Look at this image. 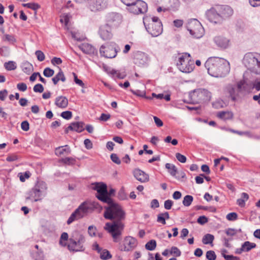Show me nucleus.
Segmentation results:
<instances>
[{
  "label": "nucleus",
  "mask_w": 260,
  "mask_h": 260,
  "mask_svg": "<svg viewBox=\"0 0 260 260\" xmlns=\"http://www.w3.org/2000/svg\"><path fill=\"white\" fill-rule=\"evenodd\" d=\"M107 203L109 206L106 208L104 216L106 219L112 220L113 222L106 223L104 228L111 234L114 242H117L124 227L125 213L121 206L112 199L110 203Z\"/></svg>",
  "instance_id": "obj_1"
},
{
  "label": "nucleus",
  "mask_w": 260,
  "mask_h": 260,
  "mask_svg": "<svg viewBox=\"0 0 260 260\" xmlns=\"http://www.w3.org/2000/svg\"><path fill=\"white\" fill-rule=\"evenodd\" d=\"M208 74L214 77L222 78L226 76L230 71V63L222 58L212 57L205 63Z\"/></svg>",
  "instance_id": "obj_2"
},
{
  "label": "nucleus",
  "mask_w": 260,
  "mask_h": 260,
  "mask_svg": "<svg viewBox=\"0 0 260 260\" xmlns=\"http://www.w3.org/2000/svg\"><path fill=\"white\" fill-rule=\"evenodd\" d=\"M143 23L147 31L152 37H157L162 32V24L157 17L146 16Z\"/></svg>",
  "instance_id": "obj_3"
},
{
  "label": "nucleus",
  "mask_w": 260,
  "mask_h": 260,
  "mask_svg": "<svg viewBox=\"0 0 260 260\" xmlns=\"http://www.w3.org/2000/svg\"><path fill=\"white\" fill-rule=\"evenodd\" d=\"M46 184L43 181H38L35 186L27 193L26 201H30L31 202L41 201L46 195Z\"/></svg>",
  "instance_id": "obj_4"
},
{
  "label": "nucleus",
  "mask_w": 260,
  "mask_h": 260,
  "mask_svg": "<svg viewBox=\"0 0 260 260\" xmlns=\"http://www.w3.org/2000/svg\"><path fill=\"white\" fill-rule=\"evenodd\" d=\"M176 66L182 72L190 73L194 68V61L187 53L178 54L176 57Z\"/></svg>",
  "instance_id": "obj_5"
},
{
  "label": "nucleus",
  "mask_w": 260,
  "mask_h": 260,
  "mask_svg": "<svg viewBox=\"0 0 260 260\" xmlns=\"http://www.w3.org/2000/svg\"><path fill=\"white\" fill-rule=\"evenodd\" d=\"M244 66L251 72L260 75V54L249 52L246 53L243 59Z\"/></svg>",
  "instance_id": "obj_6"
},
{
  "label": "nucleus",
  "mask_w": 260,
  "mask_h": 260,
  "mask_svg": "<svg viewBox=\"0 0 260 260\" xmlns=\"http://www.w3.org/2000/svg\"><path fill=\"white\" fill-rule=\"evenodd\" d=\"M186 27L190 34L194 38H200L204 35V28L201 23L196 19L189 20Z\"/></svg>",
  "instance_id": "obj_7"
},
{
  "label": "nucleus",
  "mask_w": 260,
  "mask_h": 260,
  "mask_svg": "<svg viewBox=\"0 0 260 260\" xmlns=\"http://www.w3.org/2000/svg\"><path fill=\"white\" fill-rule=\"evenodd\" d=\"M92 188L96 190L98 194L96 198L104 203H110L111 199L108 197L107 186L102 183H95L92 184Z\"/></svg>",
  "instance_id": "obj_8"
},
{
  "label": "nucleus",
  "mask_w": 260,
  "mask_h": 260,
  "mask_svg": "<svg viewBox=\"0 0 260 260\" xmlns=\"http://www.w3.org/2000/svg\"><path fill=\"white\" fill-rule=\"evenodd\" d=\"M191 96L195 102L200 103L210 101L211 93L207 89L199 88L195 89Z\"/></svg>",
  "instance_id": "obj_9"
},
{
  "label": "nucleus",
  "mask_w": 260,
  "mask_h": 260,
  "mask_svg": "<svg viewBox=\"0 0 260 260\" xmlns=\"http://www.w3.org/2000/svg\"><path fill=\"white\" fill-rule=\"evenodd\" d=\"M88 210V207L87 204L85 203H83L71 215L67 220V224H70L74 221L83 218L86 215Z\"/></svg>",
  "instance_id": "obj_10"
},
{
  "label": "nucleus",
  "mask_w": 260,
  "mask_h": 260,
  "mask_svg": "<svg viewBox=\"0 0 260 260\" xmlns=\"http://www.w3.org/2000/svg\"><path fill=\"white\" fill-rule=\"evenodd\" d=\"M85 241L84 237L80 235L78 238L76 240L70 238L68 245V248L70 251H83L84 250L83 243Z\"/></svg>",
  "instance_id": "obj_11"
},
{
  "label": "nucleus",
  "mask_w": 260,
  "mask_h": 260,
  "mask_svg": "<svg viewBox=\"0 0 260 260\" xmlns=\"http://www.w3.org/2000/svg\"><path fill=\"white\" fill-rule=\"evenodd\" d=\"M128 10L134 14H143L147 11V5L143 1L137 0L128 7Z\"/></svg>",
  "instance_id": "obj_12"
},
{
  "label": "nucleus",
  "mask_w": 260,
  "mask_h": 260,
  "mask_svg": "<svg viewBox=\"0 0 260 260\" xmlns=\"http://www.w3.org/2000/svg\"><path fill=\"white\" fill-rule=\"evenodd\" d=\"M137 244L136 239L131 236H127L124 239L123 244L120 246L119 249L123 251H131L136 247Z\"/></svg>",
  "instance_id": "obj_13"
},
{
  "label": "nucleus",
  "mask_w": 260,
  "mask_h": 260,
  "mask_svg": "<svg viewBox=\"0 0 260 260\" xmlns=\"http://www.w3.org/2000/svg\"><path fill=\"white\" fill-rule=\"evenodd\" d=\"M217 9L218 6L212 8L207 11V16L210 22L217 23L222 20L218 10H217Z\"/></svg>",
  "instance_id": "obj_14"
},
{
  "label": "nucleus",
  "mask_w": 260,
  "mask_h": 260,
  "mask_svg": "<svg viewBox=\"0 0 260 260\" xmlns=\"http://www.w3.org/2000/svg\"><path fill=\"white\" fill-rule=\"evenodd\" d=\"M148 60L147 55L143 52L137 51L134 55V62L138 66L145 65Z\"/></svg>",
  "instance_id": "obj_15"
},
{
  "label": "nucleus",
  "mask_w": 260,
  "mask_h": 260,
  "mask_svg": "<svg viewBox=\"0 0 260 260\" xmlns=\"http://www.w3.org/2000/svg\"><path fill=\"white\" fill-rule=\"evenodd\" d=\"M100 53L102 55L109 58L115 57L117 54L115 49L110 46H102L100 49Z\"/></svg>",
  "instance_id": "obj_16"
},
{
  "label": "nucleus",
  "mask_w": 260,
  "mask_h": 260,
  "mask_svg": "<svg viewBox=\"0 0 260 260\" xmlns=\"http://www.w3.org/2000/svg\"><path fill=\"white\" fill-rule=\"evenodd\" d=\"M214 41L216 44L220 48H226L230 45V39L223 36L215 37Z\"/></svg>",
  "instance_id": "obj_17"
},
{
  "label": "nucleus",
  "mask_w": 260,
  "mask_h": 260,
  "mask_svg": "<svg viewBox=\"0 0 260 260\" xmlns=\"http://www.w3.org/2000/svg\"><path fill=\"white\" fill-rule=\"evenodd\" d=\"M133 175L138 181L142 183L147 182L149 181V175L139 169H134Z\"/></svg>",
  "instance_id": "obj_18"
},
{
  "label": "nucleus",
  "mask_w": 260,
  "mask_h": 260,
  "mask_svg": "<svg viewBox=\"0 0 260 260\" xmlns=\"http://www.w3.org/2000/svg\"><path fill=\"white\" fill-rule=\"evenodd\" d=\"M217 10H218L221 19L228 18L233 14V9L228 6H218Z\"/></svg>",
  "instance_id": "obj_19"
},
{
  "label": "nucleus",
  "mask_w": 260,
  "mask_h": 260,
  "mask_svg": "<svg viewBox=\"0 0 260 260\" xmlns=\"http://www.w3.org/2000/svg\"><path fill=\"white\" fill-rule=\"evenodd\" d=\"M99 33L101 38L105 40L110 39L112 37L111 28L108 24L101 26Z\"/></svg>",
  "instance_id": "obj_20"
},
{
  "label": "nucleus",
  "mask_w": 260,
  "mask_h": 260,
  "mask_svg": "<svg viewBox=\"0 0 260 260\" xmlns=\"http://www.w3.org/2000/svg\"><path fill=\"white\" fill-rule=\"evenodd\" d=\"M162 4L168 9L175 11L177 10L180 6V3L178 0H160Z\"/></svg>",
  "instance_id": "obj_21"
},
{
  "label": "nucleus",
  "mask_w": 260,
  "mask_h": 260,
  "mask_svg": "<svg viewBox=\"0 0 260 260\" xmlns=\"http://www.w3.org/2000/svg\"><path fill=\"white\" fill-rule=\"evenodd\" d=\"M107 21L111 24H116L119 23L121 20L120 15L116 13H111L107 17Z\"/></svg>",
  "instance_id": "obj_22"
},
{
  "label": "nucleus",
  "mask_w": 260,
  "mask_h": 260,
  "mask_svg": "<svg viewBox=\"0 0 260 260\" xmlns=\"http://www.w3.org/2000/svg\"><path fill=\"white\" fill-rule=\"evenodd\" d=\"M107 6V0H95L92 5V10H101Z\"/></svg>",
  "instance_id": "obj_23"
},
{
  "label": "nucleus",
  "mask_w": 260,
  "mask_h": 260,
  "mask_svg": "<svg viewBox=\"0 0 260 260\" xmlns=\"http://www.w3.org/2000/svg\"><path fill=\"white\" fill-rule=\"evenodd\" d=\"M79 48L85 53L93 54L96 52L94 47L88 43H84L79 46Z\"/></svg>",
  "instance_id": "obj_24"
},
{
  "label": "nucleus",
  "mask_w": 260,
  "mask_h": 260,
  "mask_svg": "<svg viewBox=\"0 0 260 260\" xmlns=\"http://www.w3.org/2000/svg\"><path fill=\"white\" fill-rule=\"evenodd\" d=\"M55 104L57 107L64 109L68 106V100L65 96H59L55 99Z\"/></svg>",
  "instance_id": "obj_25"
},
{
  "label": "nucleus",
  "mask_w": 260,
  "mask_h": 260,
  "mask_svg": "<svg viewBox=\"0 0 260 260\" xmlns=\"http://www.w3.org/2000/svg\"><path fill=\"white\" fill-rule=\"evenodd\" d=\"M71 152L70 147L68 145L59 146L55 149V153L58 156L68 155Z\"/></svg>",
  "instance_id": "obj_26"
},
{
  "label": "nucleus",
  "mask_w": 260,
  "mask_h": 260,
  "mask_svg": "<svg viewBox=\"0 0 260 260\" xmlns=\"http://www.w3.org/2000/svg\"><path fill=\"white\" fill-rule=\"evenodd\" d=\"M68 128H70V131L80 133L84 130L83 123L79 122H73L68 126Z\"/></svg>",
  "instance_id": "obj_27"
},
{
  "label": "nucleus",
  "mask_w": 260,
  "mask_h": 260,
  "mask_svg": "<svg viewBox=\"0 0 260 260\" xmlns=\"http://www.w3.org/2000/svg\"><path fill=\"white\" fill-rule=\"evenodd\" d=\"M256 247V244L254 243H251L249 241L245 242L242 245L239 251H237L238 253H241L242 251H248L251 249Z\"/></svg>",
  "instance_id": "obj_28"
},
{
  "label": "nucleus",
  "mask_w": 260,
  "mask_h": 260,
  "mask_svg": "<svg viewBox=\"0 0 260 260\" xmlns=\"http://www.w3.org/2000/svg\"><path fill=\"white\" fill-rule=\"evenodd\" d=\"M217 116L218 118L226 120L233 119L234 114L231 111H221L218 112Z\"/></svg>",
  "instance_id": "obj_29"
},
{
  "label": "nucleus",
  "mask_w": 260,
  "mask_h": 260,
  "mask_svg": "<svg viewBox=\"0 0 260 260\" xmlns=\"http://www.w3.org/2000/svg\"><path fill=\"white\" fill-rule=\"evenodd\" d=\"M226 89L227 92L229 93L232 100L234 101H235L238 95V92L236 88L232 85H228L226 87Z\"/></svg>",
  "instance_id": "obj_30"
},
{
  "label": "nucleus",
  "mask_w": 260,
  "mask_h": 260,
  "mask_svg": "<svg viewBox=\"0 0 260 260\" xmlns=\"http://www.w3.org/2000/svg\"><path fill=\"white\" fill-rule=\"evenodd\" d=\"M52 80L54 84L56 85L58 82L60 80L62 82H64L66 81V77L62 71L60 70L58 74H57L53 78H52Z\"/></svg>",
  "instance_id": "obj_31"
},
{
  "label": "nucleus",
  "mask_w": 260,
  "mask_h": 260,
  "mask_svg": "<svg viewBox=\"0 0 260 260\" xmlns=\"http://www.w3.org/2000/svg\"><path fill=\"white\" fill-rule=\"evenodd\" d=\"M170 216L168 212L165 213H160L157 215V221L159 223H161L162 224H166V219H169Z\"/></svg>",
  "instance_id": "obj_32"
},
{
  "label": "nucleus",
  "mask_w": 260,
  "mask_h": 260,
  "mask_svg": "<svg viewBox=\"0 0 260 260\" xmlns=\"http://www.w3.org/2000/svg\"><path fill=\"white\" fill-rule=\"evenodd\" d=\"M165 166L166 169L168 170V172L173 177L176 176L178 170L176 167L174 165L170 163H167Z\"/></svg>",
  "instance_id": "obj_33"
},
{
  "label": "nucleus",
  "mask_w": 260,
  "mask_h": 260,
  "mask_svg": "<svg viewBox=\"0 0 260 260\" xmlns=\"http://www.w3.org/2000/svg\"><path fill=\"white\" fill-rule=\"evenodd\" d=\"M22 71L26 74H30L33 70L32 65L28 61L24 62L22 64Z\"/></svg>",
  "instance_id": "obj_34"
},
{
  "label": "nucleus",
  "mask_w": 260,
  "mask_h": 260,
  "mask_svg": "<svg viewBox=\"0 0 260 260\" xmlns=\"http://www.w3.org/2000/svg\"><path fill=\"white\" fill-rule=\"evenodd\" d=\"M214 239V237L213 235L210 234H207L203 237L202 239V242L204 244H211L213 242Z\"/></svg>",
  "instance_id": "obj_35"
},
{
  "label": "nucleus",
  "mask_w": 260,
  "mask_h": 260,
  "mask_svg": "<svg viewBox=\"0 0 260 260\" xmlns=\"http://www.w3.org/2000/svg\"><path fill=\"white\" fill-rule=\"evenodd\" d=\"M106 71L108 74H110L113 75V76L117 77V78H120V79H123V78H124V77L125 76L124 75H123V74H121V73H120L118 71L115 70L113 69H109L108 70L107 69V70H106Z\"/></svg>",
  "instance_id": "obj_36"
},
{
  "label": "nucleus",
  "mask_w": 260,
  "mask_h": 260,
  "mask_svg": "<svg viewBox=\"0 0 260 260\" xmlns=\"http://www.w3.org/2000/svg\"><path fill=\"white\" fill-rule=\"evenodd\" d=\"M193 201V197L190 195L185 196L183 200L182 203L184 206H189Z\"/></svg>",
  "instance_id": "obj_37"
},
{
  "label": "nucleus",
  "mask_w": 260,
  "mask_h": 260,
  "mask_svg": "<svg viewBox=\"0 0 260 260\" xmlns=\"http://www.w3.org/2000/svg\"><path fill=\"white\" fill-rule=\"evenodd\" d=\"M99 253L100 254V257L103 259H108L112 257L109 251L106 249H102L101 252Z\"/></svg>",
  "instance_id": "obj_38"
},
{
  "label": "nucleus",
  "mask_w": 260,
  "mask_h": 260,
  "mask_svg": "<svg viewBox=\"0 0 260 260\" xmlns=\"http://www.w3.org/2000/svg\"><path fill=\"white\" fill-rule=\"evenodd\" d=\"M245 81H240L237 83V88L239 91H247L248 88L246 86Z\"/></svg>",
  "instance_id": "obj_39"
},
{
  "label": "nucleus",
  "mask_w": 260,
  "mask_h": 260,
  "mask_svg": "<svg viewBox=\"0 0 260 260\" xmlns=\"http://www.w3.org/2000/svg\"><path fill=\"white\" fill-rule=\"evenodd\" d=\"M4 66L8 71L14 70L17 68L16 63L13 61H9L5 63Z\"/></svg>",
  "instance_id": "obj_40"
},
{
  "label": "nucleus",
  "mask_w": 260,
  "mask_h": 260,
  "mask_svg": "<svg viewBox=\"0 0 260 260\" xmlns=\"http://www.w3.org/2000/svg\"><path fill=\"white\" fill-rule=\"evenodd\" d=\"M68 239V234L67 233H63L60 238L59 244L63 247L67 245L66 241Z\"/></svg>",
  "instance_id": "obj_41"
},
{
  "label": "nucleus",
  "mask_w": 260,
  "mask_h": 260,
  "mask_svg": "<svg viewBox=\"0 0 260 260\" xmlns=\"http://www.w3.org/2000/svg\"><path fill=\"white\" fill-rule=\"evenodd\" d=\"M156 246V241L154 240H151L147 242L145 245V248L148 250H154Z\"/></svg>",
  "instance_id": "obj_42"
},
{
  "label": "nucleus",
  "mask_w": 260,
  "mask_h": 260,
  "mask_svg": "<svg viewBox=\"0 0 260 260\" xmlns=\"http://www.w3.org/2000/svg\"><path fill=\"white\" fill-rule=\"evenodd\" d=\"M60 161L66 165H72L75 164L76 160L73 157H66L61 159Z\"/></svg>",
  "instance_id": "obj_43"
},
{
  "label": "nucleus",
  "mask_w": 260,
  "mask_h": 260,
  "mask_svg": "<svg viewBox=\"0 0 260 260\" xmlns=\"http://www.w3.org/2000/svg\"><path fill=\"white\" fill-rule=\"evenodd\" d=\"M251 88L254 89L256 91L260 90V78H257L254 80L251 83Z\"/></svg>",
  "instance_id": "obj_44"
},
{
  "label": "nucleus",
  "mask_w": 260,
  "mask_h": 260,
  "mask_svg": "<svg viewBox=\"0 0 260 260\" xmlns=\"http://www.w3.org/2000/svg\"><path fill=\"white\" fill-rule=\"evenodd\" d=\"M30 175V173L28 171L25 172L24 173H20L18 174L20 180L21 182H24L26 179H28L29 178Z\"/></svg>",
  "instance_id": "obj_45"
},
{
  "label": "nucleus",
  "mask_w": 260,
  "mask_h": 260,
  "mask_svg": "<svg viewBox=\"0 0 260 260\" xmlns=\"http://www.w3.org/2000/svg\"><path fill=\"white\" fill-rule=\"evenodd\" d=\"M54 70L49 68H45L43 72L44 75L46 77H52L54 75Z\"/></svg>",
  "instance_id": "obj_46"
},
{
  "label": "nucleus",
  "mask_w": 260,
  "mask_h": 260,
  "mask_svg": "<svg viewBox=\"0 0 260 260\" xmlns=\"http://www.w3.org/2000/svg\"><path fill=\"white\" fill-rule=\"evenodd\" d=\"M206 258L208 260H215L216 258V255L214 251L209 250L206 252Z\"/></svg>",
  "instance_id": "obj_47"
},
{
  "label": "nucleus",
  "mask_w": 260,
  "mask_h": 260,
  "mask_svg": "<svg viewBox=\"0 0 260 260\" xmlns=\"http://www.w3.org/2000/svg\"><path fill=\"white\" fill-rule=\"evenodd\" d=\"M3 40L5 41H7L11 43H14L16 42L15 37L12 35H5L4 36Z\"/></svg>",
  "instance_id": "obj_48"
},
{
  "label": "nucleus",
  "mask_w": 260,
  "mask_h": 260,
  "mask_svg": "<svg viewBox=\"0 0 260 260\" xmlns=\"http://www.w3.org/2000/svg\"><path fill=\"white\" fill-rule=\"evenodd\" d=\"M170 253L176 256H179L181 255V251L177 247L173 246L171 248Z\"/></svg>",
  "instance_id": "obj_49"
},
{
  "label": "nucleus",
  "mask_w": 260,
  "mask_h": 260,
  "mask_svg": "<svg viewBox=\"0 0 260 260\" xmlns=\"http://www.w3.org/2000/svg\"><path fill=\"white\" fill-rule=\"evenodd\" d=\"M61 116L65 119H70L72 117V113L69 111L62 112L61 113Z\"/></svg>",
  "instance_id": "obj_50"
},
{
  "label": "nucleus",
  "mask_w": 260,
  "mask_h": 260,
  "mask_svg": "<svg viewBox=\"0 0 260 260\" xmlns=\"http://www.w3.org/2000/svg\"><path fill=\"white\" fill-rule=\"evenodd\" d=\"M35 54L37 57V59L40 61H42L45 59V56L44 53L42 51L40 50H37L36 51Z\"/></svg>",
  "instance_id": "obj_51"
},
{
  "label": "nucleus",
  "mask_w": 260,
  "mask_h": 260,
  "mask_svg": "<svg viewBox=\"0 0 260 260\" xmlns=\"http://www.w3.org/2000/svg\"><path fill=\"white\" fill-rule=\"evenodd\" d=\"M226 219L230 221L235 220L238 218V215L235 212L230 213L226 215Z\"/></svg>",
  "instance_id": "obj_52"
},
{
  "label": "nucleus",
  "mask_w": 260,
  "mask_h": 260,
  "mask_svg": "<svg viewBox=\"0 0 260 260\" xmlns=\"http://www.w3.org/2000/svg\"><path fill=\"white\" fill-rule=\"evenodd\" d=\"M19 158V156L15 154H10L9 155L7 158H6V160L7 161H16L17 160H18Z\"/></svg>",
  "instance_id": "obj_53"
},
{
  "label": "nucleus",
  "mask_w": 260,
  "mask_h": 260,
  "mask_svg": "<svg viewBox=\"0 0 260 260\" xmlns=\"http://www.w3.org/2000/svg\"><path fill=\"white\" fill-rule=\"evenodd\" d=\"M176 157L180 162L184 163L186 161V157L180 153H176Z\"/></svg>",
  "instance_id": "obj_54"
},
{
  "label": "nucleus",
  "mask_w": 260,
  "mask_h": 260,
  "mask_svg": "<svg viewBox=\"0 0 260 260\" xmlns=\"http://www.w3.org/2000/svg\"><path fill=\"white\" fill-rule=\"evenodd\" d=\"M197 209H203L204 210H209L211 212H215L216 211V209L214 207H207V206H197Z\"/></svg>",
  "instance_id": "obj_55"
},
{
  "label": "nucleus",
  "mask_w": 260,
  "mask_h": 260,
  "mask_svg": "<svg viewBox=\"0 0 260 260\" xmlns=\"http://www.w3.org/2000/svg\"><path fill=\"white\" fill-rule=\"evenodd\" d=\"M44 90V87L41 84H37L34 87V91L36 92L42 93Z\"/></svg>",
  "instance_id": "obj_56"
},
{
  "label": "nucleus",
  "mask_w": 260,
  "mask_h": 260,
  "mask_svg": "<svg viewBox=\"0 0 260 260\" xmlns=\"http://www.w3.org/2000/svg\"><path fill=\"white\" fill-rule=\"evenodd\" d=\"M110 157L111 160L115 164L117 165L120 164L121 161L119 157H118V156L117 155V154L113 153L111 155Z\"/></svg>",
  "instance_id": "obj_57"
},
{
  "label": "nucleus",
  "mask_w": 260,
  "mask_h": 260,
  "mask_svg": "<svg viewBox=\"0 0 260 260\" xmlns=\"http://www.w3.org/2000/svg\"><path fill=\"white\" fill-rule=\"evenodd\" d=\"M173 204V202L172 200H167L164 203V207L167 210H170L171 209Z\"/></svg>",
  "instance_id": "obj_58"
},
{
  "label": "nucleus",
  "mask_w": 260,
  "mask_h": 260,
  "mask_svg": "<svg viewBox=\"0 0 260 260\" xmlns=\"http://www.w3.org/2000/svg\"><path fill=\"white\" fill-rule=\"evenodd\" d=\"M21 127L24 131H28L29 129V123L27 121H23L21 124Z\"/></svg>",
  "instance_id": "obj_59"
},
{
  "label": "nucleus",
  "mask_w": 260,
  "mask_h": 260,
  "mask_svg": "<svg viewBox=\"0 0 260 260\" xmlns=\"http://www.w3.org/2000/svg\"><path fill=\"white\" fill-rule=\"evenodd\" d=\"M111 117V115L109 114L102 113L99 118L100 121H106L109 120Z\"/></svg>",
  "instance_id": "obj_60"
},
{
  "label": "nucleus",
  "mask_w": 260,
  "mask_h": 260,
  "mask_svg": "<svg viewBox=\"0 0 260 260\" xmlns=\"http://www.w3.org/2000/svg\"><path fill=\"white\" fill-rule=\"evenodd\" d=\"M96 228L93 226H89L88 229V232L91 237L95 236L96 233Z\"/></svg>",
  "instance_id": "obj_61"
},
{
  "label": "nucleus",
  "mask_w": 260,
  "mask_h": 260,
  "mask_svg": "<svg viewBox=\"0 0 260 260\" xmlns=\"http://www.w3.org/2000/svg\"><path fill=\"white\" fill-rule=\"evenodd\" d=\"M18 89L21 91H25L27 89V85L24 83H20L17 85Z\"/></svg>",
  "instance_id": "obj_62"
},
{
  "label": "nucleus",
  "mask_w": 260,
  "mask_h": 260,
  "mask_svg": "<svg viewBox=\"0 0 260 260\" xmlns=\"http://www.w3.org/2000/svg\"><path fill=\"white\" fill-rule=\"evenodd\" d=\"M0 54L4 56H7L9 54V49L6 47H3L0 48Z\"/></svg>",
  "instance_id": "obj_63"
},
{
  "label": "nucleus",
  "mask_w": 260,
  "mask_h": 260,
  "mask_svg": "<svg viewBox=\"0 0 260 260\" xmlns=\"http://www.w3.org/2000/svg\"><path fill=\"white\" fill-rule=\"evenodd\" d=\"M70 20V16L68 14L63 15L60 18V22L61 23H64L67 25Z\"/></svg>",
  "instance_id": "obj_64"
}]
</instances>
